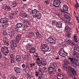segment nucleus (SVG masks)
<instances>
[{
    "label": "nucleus",
    "mask_w": 79,
    "mask_h": 79,
    "mask_svg": "<svg viewBox=\"0 0 79 79\" xmlns=\"http://www.w3.org/2000/svg\"><path fill=\"white\" fill-rule=\"evenodd\" d=\"M25 64H26V67H25V69H29V66L28 64L27 63V62L25 63Z\"/></svg>",
    "instance_id": "nucleus-38"
},
{
    "label": "nucleus",
    "mask_w": 79,
    "mask_h": 79,
    "mask_svg": "<svg viewBox=\"0 0 79 79\" xmlns=\"http://www.w3.org/2000/svg\"><path fill=\"white\" fill-rule=\"evenodd\" d=\"M47 40L48 42L50 44H56V40H55V39H53L52 37H49L48 39Z\"/></svg>",
    "instance_id": "nucleus-12"
},
{
    "label": "nucleus",
    "mask_w": 79,
    "mask_h": 79,
    "mask_svg": "<svg viewBox=\"0 0 79 79\" xmlns=\"http://www.w3.org/2000/svg\"><path fill=\"white\" fill-rule=\"evenodd\" d=\"M3 9L5 10H6V9L7 10L8 12H9L10 13H11V8L10 6H8L6 5H4L3 6Z\"/></svg>",
    "instance_id": "nucleus-13"
},
{
    "label": "nucleus",
    "mask_w": 79,
    "mask_h": 79,
    "mask_svg": "<svg viewBox=\"0 0 79 79\" xmlns=\"http://www.w3.org/2000/svg\"><path fill=\"white\" fill-rule=\"evenodd\" d=\"M42 69H43V71H42V72L43 73H46L48 72V70L47 67H43L42 68Z\"/></svg>",
    "instance_id": "nucleus-27"
},
{
    "label": "nucleus",
    "mask_w": 79,
    "mask_h": 79,
    "mask_svg": "<svg viewBox=\"0 0 79 79\" xmlns=\"http://www.w3.org/2000/svg\"><path fill=\"white\" fill-rule=\"evenodd\" d=\"M71 73L69 72L68 73V75L69 76H72V75L76 76L77 73L75 70H74V69H70Z\"/></svg>",
    "instance_id": "nucleus-11"
},
{
    "label": "nucleus",
    "mask_w": 79,
    "mask_h": 79,
    "mask_svg": "<svg viewBox=\"0 0 79 79\" xmlns=\"http://www.w3.org/2000/svg\"><path fill=\"white\" fill-rule=\"evenodd\" d=\"M44 3L45 4H46V5H48L49 4V2L48 0L45 1H44Z\"/></svg>",
    "instance_id": "nucleus-43"
},
{
    "label": "nucleus",
    "mask_w": 79,
    "mask_h": 79,
    "mask_svg": "<svg viewBox=\"0 0 79 79\" xmlns=\"http://www.w3.org/2000/svg\"><path fill=\"white\" fill-rule=\"evenodd\" d=\"M23 23H24V24L27 25H29L30 24L29 22L26 20L23 21Z\"/></svg>",
    "instance_id": "nucleus-34"
},
{
    "label": "nucleus",
    "mask_w": 79,
    "mask_h": 79,
    "mask_svg": "<svg viewBox=\"0 0 79 79\" xmlns=\"http://www.w3.org/2000/svg\"><path fill=\"white\" fill-rule=\"evenodd\" d=\"M34 15L33 17L34 18H37V19H39L41 17V14L39 11H37V10L35 9L32 10V15Z\"/></svg>",
    "instance_id": "nucleus-1"
},
{
    "label": "nucleus",
    "mask_w": 79,
    "mask_h": 79,
    "mask_svg": "<svg viewBox=\"0 0 79 79\" xmlns=\"http://www.w3.org/2000/svg\"><path fill=\"white\" fill-rule=\"evenodd\" d=\"M23 23H18L16 25V27L17 28H21L23 26Z\"/></svg>",
    "instance_id": "nucleus-20"
},
{
    "label": "nucleus",
    "mask_w": 79,
    "mask_h": 79,
    "mask_svg": "<svg viewBox=\"0 0 79 79\" xmlns=\"http://www.w3.org/2000/svg\"><path fill=\"white\" fill-rule=\"evenodd\" d=\"M62 23L61 21L58 22L56 25V27L59 28H61L62 26Z\"/></svg>",
    "instance_id": "nucleus-19"
},
{
    "label": "nucleus",
    "mask_w": 79,
    "mask_h": 79,
    "mask_svg": "<svg viewBox=\"0 0 79 79\" xmlns=\"http://www.w3.org/2000/svg\"><path fill=\"white\" fill-rule=\"evenodd\" d=\"M3 34L4 35H7L8 34V33L6 31H4L3 32Z\"/></svg>",
    "instance_id": "nucleus-48"
},
{
    "label": "nucleus",
    "mask_w": 79,
    "mask_h": 79,
    "mask_svg": "<svg viewBox=\"0 0 79 79\" xmlns=\"http://www.w3.org/2000/svg\"><path fill=\"white\" fill-rule=\"evenodd\" d=\"M22 68H25V67L26 65H25V64H22Z\"/></svg>",
    "instance_id": "nucleus-53"
},
{
    "label": "nucleus",
    "mask_w": 79,
    "mask_h": 79,
    "mask_svg": "<svg viewBox=\"0 0 79 79\" xmlns=\"http://www.w3.org/2000/svg\"><path fill=\"white\" fill-rule=\"evenodd\" d=\"M41 50L45 52H48L49 50V47L47 44H42L40 47Z\"/></svg>",
    "instance_id": "nucleus-4"
},
{
    "label": "nucleus",
    "mask_w": 79,
    "mask_h": 79,
    "mask_svg": "<svg viewBox=\"0 0 79 79\" xmlns=\"http://www.w3.org/2000/svg\"><path fill=\"white\" fill-rule=\"evenodd\" d=\"M75 8H77V5L76 4H75Z\"/></svg>",
    "instance_id": "nucleus-60"
},
{
    "label": "nucleus",
    "mask_w": 79,
    "mask_h": 79,
    "mask_svg": "<svg viewBox=\"0 0 79 79\" xmlns=\"http://www.w3.org/2000/svg\"><path fill=\"white\" fill-rule=\"evenodd\" d=\"M47 63L46 62H44L43 63V66H46L47 65Z\"/></svg>",
    "instance_id": "nucleus-52"
},
{
    "label": "nucleus",
    "mask_w": 79,
    "mask_h": 79,
    "mask_svg": "<svg viewBox=\"0 0 79 79\" xmlns=\"http://www.w3.org/2000/svg\"><path fill=\"white\" fill-rule=\"evenodd\" d=\"M30 67H32L33 65L32 64H30Z\"/></svg>",
    "instance_id": "nucleus-63"
},
{
    "label": "nucleus",
    "mask_w": 79,
    "mask_h": 79,
    "mask_svg": "<svg viewBox=\"0 0 79 79\" xmlns=\"http://www.w3.org/2000/svg\"><path fill=\"white\" fill-rule=\"evenodd\" d=\"M76 19H77V21H79V18H78V17L77 16V17Z\"/></svg>",
    "instance_id": "nucleus-61"
},
{
    "label": "nucleus",
    "mask_w": 79,
    "mask_h": 79,
    "mask_svg": "<svg viewBox=\"0 0 79 79\" xmlns=\"http://www.w3.org/2000/svg\"><path fill=\"white\" fill-rule=\"evenodd\" d=\"M3 41L5 45L7 46L9 45V40L6 37H5L3 39Z\"/></svg>",
    "instance_id": "nucleus-15"
},
{
    "label": "nucleus",
    "mask_w": 79,
    "mask_h": 79,
    "mask_svg": "<svg viewBox=\"0 0 79 79\" xmlns=\"http://www.w3.org/2000/svg\"><path fill=\"white\" fill-rule=\"evenodd\" d=\"M38 79H43L42 76H40L38 77Z\"/></svg>",
    "instance_id": "nucleus-56"
},
{
    "label": "nucleus",
    "mask_w": 79,
    "mask_h": 79,
    "mask_svg": "<svg viewBox=\"0 0 79 79\" xmlns=\"http://www.w3.org/2000/svg\"><path fill=\"white\" fill-rule=\"evenodd\" d=\"M11 63L12 64H14L15 63V62H14V59H11Z\"/></svg>",
    "instance_id": "nucleus-50"
},
{
    "label": "nucleus",
    "mask_w": 79,
    "mask_h": 79,
    "mask_svg": "<svg viewBox=\"0 0 79 79\" xmlns=\"http://www.w3.org/2000/svg\"><path fill=\"white\" fill-rule=\"evenodd\" d=\"M58 71L59 72H61L62 71V70L61 69H58Z\"/></svg>",
    "instance_id": "nucleus-57"
},
{
    "label": "nucleus",
    "mask_w": 79,
    "mask_h": 79,
    "mask_svg": "<svg viewBox=\"0 0 79 79\" xmlns=\"http://www.w3.org/2000/svg\"><path fill=\"white\" fill-rule=\"evenodd\" d=\"M73 50L75 51V52L73 53V55H74V57H79V52L78 53L77 52L79 51V47L75 46L73 48Z\"/></svg>",
    "instance_id": "nucleus-7"
},
{
    "label": "nucleus",
    "mask_w": 79,
    "mask_h": 79,
    "mask_svg": "<svg viewBox=\"0 0 79 79\" xmlns=\"http://www.w3.org/2000/svg\"><path fill=\"white\" fill-rule=\"evenodd\" d=\"M49 72L50 74H52V73H54V70L55 69L52 67H48Z\"/></svg>",
    "instance_id": "nucleus-18"
},
{
    "label": "nucleus",
    "mask_w": 79,
    "mask_h": 79,
    "mask_svg": "<svg viewBox=\"0 0 79 79\" xmlns=\"http://www.w3.org/2000/svg\"><path fill=\"white\" fill-rule=\"evenodd\" d=\"M13 30L14 31H17L18 29V28H17L16 26L13 27Z\"/></svg>",
    "instance_id": "nucleus-37"
},
{
    "label": "nucleus",
    "mask_w": 79,
    "mask_h": 79,
    "mask_svg": "<svg viewBox=\"0 0 79 79\" xmlns=\"http://www.w3.org/2000/svg\"><path fill=\"white\" fill-rule=\"evenodd\" d=\"M28 79H31L33 77V75L30 73H28L27 74Z\"/></svg>",
    "instance_id": "nucleus-24"
},
{
    "label": "nucleus",
    "mask_w": 79,
    "mask_h": 79,
    "mask_svg": "<svg viewBox=\"0 0 79 79\" xmlns=\"http://www.w3.org/2000/svg\"><path fill=\"white\" fill-rule=\"evenodd\" d=\"M28 13L30 14L31 15H32L33 10L31 8H29L28 10Z\"/></svg>",
    "instance_id": "nucleus-31"
},
{
    "label": "nucleus",
    "mask_w": 79,
    "mask_h": 79,
    "mask_svg": "<svg viewBox=\"0 0 79 79\" xmlns=\"http://www.w3.org/2000/svg\"><path fill=\"white\" fill-rule=\"evenodd\" d=\"M59 54L60 56L63 57H65L68 54V53L64 51L63 48H60L59 50Z\"/></svg>",
    "instance_id": "nucleus-5"
},
{
    "label": "nucleus",
    "mask_w": 79,
    "mask_h": 79,
    "mask_svg": "<svg viewBox=\"0 0 79 79\" xmlns=\"http://www.w3.org/2000/svg\"><path fill=\"white\" fill-rule=\"evenodd\" d=\"M59 59V57H57V58H55V59L56 60H57V59Z\"/></svg>",
    "instance_id": "nucleus-64"
},
{
    "label": "nucleus",
    "mask_w": 79,
    "mask_h": 79,
    "mask_svg": "<svg viewBox=\"0 0 79 79\" xmlns=\"http://www.w3.org/2000/svg\"><path fill=\"white\" fill-rule=\"evenodd\" d=\"M28 57L27 56V55H25L24 56V58H25V59H27Z\"/></svg>",
    "instance_id": "nucleus-54"
},
{
    "label": "nucleus",
    "mask_w": 79,
    "mask_h": 79,
    "mask_svg": "<svg viewBox=\"0 0 79 79\" xmlns=\"http://www.w3.org/2000/svg\"><path fill=\"white\" fill-rule=\"evenodd\" d=\"M36 37V35L34 33H32V37Z\"/></svg>",
    "instance_id": "nucleus-51"
},
{
    "label": "nucleus",
    "mask_w": 79,
    "mask_h": 79,
    "mask_svg": "<svg viewBox=\"0 0 79 79\" xmlns=\"http://www.w3.org/2000/svg\"><path fill=\"white\" fill-rule=\"evenodd\" d=\"M39 72H40V73H41L40 75H40V76L42 75L43 72H42V69L41 68H40L39 69Z\"/></svg>",
    "instance_id": "nucleus-41"
},
{
    "label": "nucleus",
    "mask_w": 79,
    "mask_h": 79,
    "mask_svg": "<svg viewBox=\"0 0 79 79\" xmlns=\"http://www.w3.org/2000/svg\"><path fill=\"white\" fill-rule=\"evenodd\" d=\"M29 41L30 43L27 44V45L25 46V48L27 50H29L31 48L33 47L34 44L33 42L31 40H29Z\"/></svg>",
    "instance_id": "nucleus-9"
},
{
    "label": "nucleus",
    "mask_w": 79,
    "mask_h": 79,
    "mask_svg": "<svg viewBox=\"0 0 79 79\" xmlns=\"http://www.w3.org/2000/svg\"><path fill=\"white\" fill-rule=\"evenodd\" d=\"M0 23L1 24H3L4 25H6L10 24V21H8L6 18H1L0 20Z\"/></svg>",
    "instance_id": "nucleus-6"
},
{
    "label": "nucleus",
    "mask_w": 79,
    "mask_h": 79,
    "mask_svg": "<svg viewBox=\"0 0 79 79\" xmlns=\"http://www.w3.org/2000/svg\"><path fill=\"white\" fill-rule=\"evenodd\" d=\"M64 10L65 11H68L69 9V7L66 5H64L63 7Z\"/></svg>",
    "instance_id": "nucleus-23"
},
{
    "label": "nucleus",
    "mask_w": 79,
    "mask_h": 79,
    "mask_svg": "<svg viewBox=\"0 0 79 79\" xmlns=\"http://www.w3.org/2000/svg\"><path fill=\"white\" fill-rule=\"evenodd\" d=\"M21 59V57L20 55H17L16 57V59Z\"/></svg>",
    "instance_id": "nucleus-46"
},
{
    "label": "nucleus",
    "mask_w": 79,
    "mask_h": 79,
    "mask_svg": "<svg viewBox=\"0 0 79 79\" xmlns=\"http://www.w3.org/2000/svg\"><path fill=\"white\" fill-rule=\"evenodd\" d=\"M71 44L72 45V46H73V45H74V44H74V43H72L71 42Z\"/></svg>",
    "instance_id": "nucleus-62"
},
{
    "label": "nucleus",
    "mask_w": 79,
    "mask_h": 79,
    "mask_svg": "<svg viewBox=\"0 0 79 79\" xmlns=\"http://www.w3.org/2000/svg\"><path fill=\"white\" fill-rule=\"evenodd\" d=\"M13 7L15 8L17 6V4L16 2H15L12 3Z\"/></svg>",
    "instance_id": "nucleus-33"
},
{
    "label": "nucleus",
    "mask_w": 79,
    "mask_h": 79,
    "mask_svg": "<svg viewBox=\"0 0 79 79\" xmlns=\"http://www.w3.org/2000/svg\"><path fill=\"white\" fill-rule=\"evenodd\" d=\"M69 59L70 60V62L72 63V64L74 63V62H73V58L71 57H70L69 58Z\"/></svg>",
    "instance_id": "nucleus-40"
},
{
    "label": "nucleus",
    "mask_w": 79,
    "mask_h": 79,
    "mask_svg": "<svg viewBox=\"0 0 79 79\" xmlns=\"http://www.w3.org/2000/svg\"><path fill=\"white\" fill-rule=\"evenodd\" d=\"M20 16L23 18H26L28 17V15L27 14L22 13L20 14Z\"/></svg>",
    "instance_id": "nucleus-22"
},
{
    "label": "nucleus",
    "mask_w": 79,
    "mask_h": 79,
    "mask_svg": "<svg viewBox=\"0 0 79 79\" xmlns=\"http://www.w3.org/2000/svg\"><path fill=\"white\" fill-rule=\"evenodd\" d=\"M35 49L34 48L31 47V49L30 50V52L31 54L35 53Z\"/></svg>",
    "instance_id": "nucleus-25"
},
{
    "label": "nucleus",
    "mask_w": 79,
    "mask_h": 79,
    "mask_svg": "<svg viewBox=\"0 0 79 79\" xmlns=\"http://www.w3.org/2000/svg\"><path fill=\"white\" fill-rule=\"evenodd\" d=\"M74 39L75 40L74 42H75L77 43L78 42V41H77V36H75H75H74Z\"/></svg>",
    "instance_id": "nucleus-39"
},
{
    "label": "nucleus",
    "mask_w": 79,
    "mask_h": 79,
    "mask_svg": "<svg viewBox=\"0 0 79 79\" xmlns=\"http://www.w3.org/2000/svg\"><path fill=\"white\" fill-rule=\"evenodd\" d=\"M12 42L13 45H11V49L12 52H15L17 50V45L15 40H13Z\"/></svg>",
    "instance_id": "nucleus-3"
},
{
    "label": "nucleus",
    "mask_w": 79,
    "mask_h": 79,
    "mask_svg": "<svg viewBox=\"0 0 79 79\" xmlns=\"http://www.w3.org/2000/svg\"><path fill=\"white\" fill-rule=\"evenodd\" d=\"M66 36L67 37L70 38L71 36V33H70V32H67L66 35Z\"/></svg>",
    "instance_id": "nucleus-30"
},
{
    "label": "nucleus",
    "mask_w": 79,
    "mask_h": 79,
    "mask_svg": "<svg viewBox=\"0 0 79 79\" xmlns=\"http://www.w3.org/2000/svg\"><path fill=\"white\" fill-rule=\"evenodd\" d=\"M57 79H64V76L63 75L60 73H59L57 74Z\"/></svg>",
    "instance_id": "nucleus-21"
},
{
    "label": "nucleus",
    "mask_w": 79,
    "mask_h": 79,
    "mask_svg": "<svg viewBox=\"0 0 79 79\" xmlns=\"http://www.w3.org/2000/svg\"><path fill=\"white\" fill-rule=\"evenodd\" d=\"M57 22L56 20H53L52 22V24L53 26H56Z\"/></svg>",
    "instance_id": "nucleus-32"
},
{
    "label": "nucleus",
    "mask_w": 79,
    "mask_h": 79,
    "mask_svg": "<svg viewBox=\"0 0 79 79\" xmlns=\"http://www.w3.org/2000/svg\"><path fill=\"white\" fill-rule=\"evenodd\" d=\"M9 33V35L10 36V38H12L13 35V31H10Z\"/></svg>",
    "instance_id": "nucleus-35"
},
{
    "label": "nucleus",
    "mask_w": 79,
    "mask_h": 79,
    "mask_svg": "<svg viewBox=\"0 0 79 79\" xmlns=\"http://www.w3.org/2000/svg\"><path fill=\"white\" fill-rule=\"evenodd\" d=\"M69 63L68 61H66L64 63V64L63 65V66L65 68H67L68 66L69 65Z\"/></svg>",
    "instance_id": "nucleus-28"
},
{
    "label": "nucleus",
    "mask_w": 79,
    "mask_h": 79,
    "mask_svg": "<svg viewBox=\"0 0 79 79\" xmlns=\"http://www.w3.org/2000/svg\"><path fill=\"white\" fill-rule=\"evenodd\" d=\"M2 52L5 55H7L9 52L8 48L7 47L3 46L1 48Z\"/></svg>",
    "instance_id": "nucleus-8"
},
{
    "label": "nucleus",
    "mask_w": 79,
    "mask_h": 79,
    "mask_svg": "<svg viewBox=\"0 0 79 79\" xmlns=\"http://www.w3.org/2000/svg\"><path fill=\"white\" fill-rule=\"evenodd\" d=\"M64 17L65 18L69 20V21H70L72 19L71 18L70 16L68 15H65L64 16Z\"/></svg>",
    "instance_id": "nucleus-29"
},
{
    "label": "nucleus",
    "mask_w": 79,
    "mask_h": 79,
    "mask_svg": "<svg viewBox=\"0 0 79 79\" xmlns=\"http://www.w3.org/2000/svg\"><path fill=\"white\" fill-rule=\"evenodd\" d=\"M10 56L11 58V59H14V56L12 54H11L10 55Z\"/></svg>",
    "instance_id": "nucleus-49"
},
{
    "label": "nucleus",
    "mask_w": 79,
    "mask_h": 79,
    "mask_svg": "<svg viewBox=\"0 0 79 79\" xmlns=\"http://www.w3.org/2000/svg\"><path fill=\"white\" fill-rule=\"evenodd\" d=\"M63 21H64L65 22L67 25H65V31L67 32H70L72 31V30L71 28L68 26V25H70V22L64 19Z\"/></svg>",
    "instance_id": "nucleus-2"
},
{
    "label": "nucleus",
    "mask_w": 79,
    "mask_h": 79,
    "mask_svg": "<svg viewBox=\"0 0 79 79\" xmlns=\"http://www.w3.org/2000/svg\"><path fill=\"white\" fill-rule=\"evenodd\" d=\"M35 34H36V35L37 37H39L40 36V34L39 31L36 32Z\"/></svg>",
    "instance_id": "nucleus-36"
},
{
    "label": "nucleus",
    "mask_w": 79,
    "mask_h": 79,
    "mask_svg": "<svg viewBox=\"0 0 79 79\" xmlns=\"http://www.w3.org/2000/svg\"><path fill=\"white\" fill-rule=\"evenodd\" d=\"M22 35L20 34H19L17 35L16 36V41L18 43H19L20 40L21 39Z\"/></svg>",
    "instance_id": "nucleus-16"
},
{
    "label": "nucleus",
    "mask_w": 79,
    "mask_h": 79,
    "mask_svg": "<svg viewBox=\"0 0 79 79\" xmlns=\"http://www.w3.org/2000/svg\"><path fill=\"white\" fill-rule=\"evenodd\" d=\"M12 79H14L16 78V77H15V75L12 76Z\"/></svg>",
    "instance_id": "nucleus-55"
},
{
    "label": "nucleus",
    "mask_w": 79,
    "mask_h": 79,
    "mask_svg": "<svg viewBox=\"0 0 79 79\" xmlns=\"http://www.w3.org/2000/svg\"><path fill=\"white\" fill-rule=\"evenodd\" d=\"M36 60H37V61H36L37 64L39 66H42L43 64V62L40 60V59L39 58H37L36 59Z\"/></svg>",
    "instance_id": "nucleus-14"
},
{
    "label": "nucleus",
    "mask_w": 79,
    "mask_h": 79,
    "mask_svg": "<svg viewBox=\"0 0 79 79\" xmlns=\"http://www.w3.org/2000/svg\"><path fill=\"white\" fill-rule=\"evenodd\" d=\"M2 57V55L1 54V52H0V59H1Z\"/></svg>",
    "instance_id": "nucleus-59"
},
{
    "label": "nucleus",
    "mask_w": 79,
    "mask_h": 79,
    "mask_svg": "<svg viewBox=\"0 0 79 79\" xmlns=\"http://www.w3.org/2000/svg\"><path fill=\"white\" fill-rule=\"evenodd\" d=\"M58 64H57V63H54L53 64V65L54 67H55V68H56L58 67Z\"/></svg>",
    "instance_id": "nucleus-42"
},
{
    "label": "nucleus",
    "mask_w": 79,
    "mask_h": 79,
    "mask_svg": "<svg viewBox=\"0 0 79 79\" xmlns=\"http://www.w3.org/2000/svg\"><path fill=\"white\" fill-rule=\"evenodd\" d=\"M32 33H28L27 35V36L29 37H32Z\"/></svg>",
    "instance_id": "nucleus-45"
},
{
    "label": "nucleus",
    "mask_w": 79,
    "mask_h": 79,
    "mask_svg": "<svg viewBox=\"0 0 79 79\" xmlns=\"http://www.w3.org/2000/svg\"><path fill=\"white\" fill-rule=\"evenodd\" d=\"M16 60L17 62H20V61H21L22 60V59L19 58L18 59H16Z\"/></svg>",
    "instance_id": "nucleus-47"
},
{
    "label": "nucleus",
    "mask_w": 79,
    "mask_h": 79,
    "mask_svg": "<svg viewBox=\"0 0 79 79\" xmlns=\"http://www.w3.org/2000/svg\"><path fill=\"white\" fill-rule=\"evenodd\" d=\"M15 17V15L14 14H11L10 15V19H13Z\"/></svg>",
    "instance_id": "nucleus-44"
},
{
    "label": "nucleus",
    "mask_w": 79,
    "mask_h": 79,
    "mask_svg": "<svg viewBox=\"0 0 79 79\" xmlns=\"http://www.w3.org/2000/svg\"><path fill=\"white\" fill-rule=\"evenodd\" d=\"M38 31V30L37 29H36L35 30V33L36 32H37Z\"/></svg>",
    "instance_id": "nucleus-58"
},
{
    "label": "nucleus",
    "mask_w": 79,
    "mask_h": 79,
    "mask_svg": "<svg viewBox=\"0 0 79 79\" xmlns=\"http://www.w3.org/2000/svg\"><path fill=\"white\" fill-rule=\"evenodd\" d=\"M64 42L66 44H71V41L70 40L67 39L65 40Z\"/></svg>",
    "instance_id": "nucleus-26"
},
{
    "label": "nucleus",
    "mask_w": 79,
    "mask_h": 79,
    "mask_svg": "<svg viewBox=\"0 0 79 79\" xmlns=\"http://www.w3.org/2000/svg\"><path fill=\"white\" fill-rule=\"evenodd\" d=\"M61 3L60 1L59 0H55L53 2V5L56 8L58 7Z\"/></svg>",
    "instance_id": "nucleus-10"
},
{
    "label": "nucleus",
    "mask_w": 79,
    "mask_h": 79,
    "mask_svg": "<svg viewBox=\"0 0 79 79\" xmlns=\"http://www.w3.org/2000/svg\"><path fill=\"white\" fill-rule=\"evenodd\" d=\"M15 71L17 73H19L21 72V70L20 68L17 67H15L14 68Z\"/></svg>",
    "instance_id": "nucleus-17"
}]
</instances>
